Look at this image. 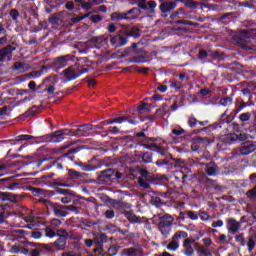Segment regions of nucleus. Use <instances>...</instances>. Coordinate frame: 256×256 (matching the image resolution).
I'll return each mask as SVG.
<instances>
[{
  "instance_id": "0eeeda50",
  "label": "nucleus",
  "mask_w": 256,
  "mask_h": 256,
  "mask_svg": "<svg viewBox=\"0 0 256 256\" xmlns=\"http://www.w3.org/2000/svg\"><path fill=\"white\" fill-rule=\"evenodd\" d=\"M13 53V46H7L0 50V63L1 61H10L11 54Z\"/></svg>"
},
{
  "instance_id": "37998d69",
  "label": "nucleus",
  "mask_w": 256,
  "mask_h": 256,
  "mask_svg": "<svg viewBox=\"0 0 256 256\" xmlns=\"http://www.w3.org/2000/svg\"><path fill=\"white\" fill-rule=\"evenodd\" d=\"M129 63H144V58L139 56V57H132L129 60Z\"/></svg>"
},
{
  "instance_id": "39448f33",
  "label": "nucleus",
  "mask_w": 256,
  "mask_h": 256,
  "mask_svg": "<svg viewBox=\"0 0 256 256\" xmlns=\"http://www.w3.org/2000/svg\"><path fill=\"white\" fill-rule=\"evenodd\" d=\"M79 67L77 66H70L68 69L63 71L64 77L68 81H73V79H77V77H81L83 73H87L89 70L87 68H83L82 71H79Z\"/></svg>"
},
{
  "instance_id": "13d9d810",
  "label": "nucleus",
  "mask_w": 256,
  "mask_h": 256,
  "mask_svg": "<svg viewBox=\"0 0 256 256\" xmlns=\"http://www.w3.org/2000/svg\"><path fill=\"white\" fill-rule=\"evenodd\" d=\"M224 223L223 220H218L212 223V227L217 228V227H223Z\"/></svg>"
},
{
  "instance_id": "f257e3e1",
  "label": "nucleus",
  "mask_w": 256,
  "mask_h": 256,
  "mask_svg": "<svg viewBox=\"0 0 256 256\" xmlns=\"http://www.w3.org/2000/svg\"><path fill=\"white\" fill-rule=\"evenodd\" d=\"M93 127L89 124H85L83 126H80L76 133H67V130H58L54 133H52L51 141L53 143H61L65 139V135H68L69 137H73V135H79L80 137H89V131H92Z\"/></svg>"
},
{
  "instance_id": "58836bf2",
  "label": "nucleus",
  "mask_w": 256,
  "mask_h": 256,
  "mask_svg": "<svg viewBox=\"0 0 256 256\" xmlns=\"http://www.w3.org/2000/svg\"><path fill=\"white\" fill-rule=\"evenodd\" d=\"M132 4L138 5L141 9H145V0H128Z\"/></svg>"
},
{
  "instance_id": "a18cd8bd",
  "label": "nucleus",
  "mask_w": 256,
  "mask_h": 256,
  "mask_svg": "<svg viewBox=\"0 0 256 256\" xmlns=\"http://www.w3.org/2000/svg\"><path fill=\"white\" fill-rule=\"evenodd\" d=\"M86 17H89V14H85L84 16L80 17H73L71 21L72 23H79V21H83V19H86Z\"/></svg>"
},
{
  "instance_id": "cd10ccee",
  "label": "nucleus",
  "mask_w": 256,
  "mask_h": 256,
  "mask_svg": "<svg viewBox=\"0 0 256 256\" xmlns=\"http://www.w3.org/2000/svg\"><path fill=\"white\" fill-rule=\"evenodd\" d=\"M56 235L60 237V239H67L69 237V234L65 229H59L56 231Z\"/></svg>"
},
{
  "instance_id": "a878e982",
  "label": "nucleus",
  "mask_w": 256,
  "mask_h": 256,
  "mask_svg": "<svg viewBox=\"0 0 256 256\" xmlns=\"http://www.w3.org/2000/svg\"><path fill=\"white\" fill-rule=\"evenodd\" d=\"M102 177H105L106 179H111V177H115V170L113 169H107L102 172Z\"/></svg>"
},
{
  "instance_id": "052dcab7",
  "label": "nucleus",
  "mask_w": 256,
  "mask_h": 256,
  "mask_svg": "<svg viewBox=\"0 0 256 256\" xmlns=\"http://www.w3.org/2000/svg\"><path fill=\"white\" fill-rule=\"evenodd\" d=\"M93 243H95V240H91V239L84 240V245L86 247H93Z\"/></svg>"
},
{
  "instance_id": "4d7b16f0",
  "label": "nucleus",
  "mask_w": 256,
  "mask_h": 256,
  "mask_svg": "<svg viewBox=\"0 0 256 256\" xmlns=\"http://www.w3.org/2000/svg\"><path fill=\"white\" fill-rule=\"evenodd\" d=\"M103 18L100 15H93L91 16V21H93V23H99V21H101Z\"/></svg>"
},
{
  "instance_id": "79ce46f5",
  "label": "nucleus",
  "mask_w": 256,
  "mask_h": 256,
  "mask_svg": "<svg viewBox=\"0 0 256 256\" xmlns=\"http://www.w3.org/2000/svg\"><path fill=\"white\" fill-rule=\"evenodd\" d=\"M53 211H54V214L57 215V217H67V212L65 211H61L57 208H54Z\"/></svg>"
},
{
  "instance_id": "6ab92c4d",
  "label": "nucleus",
  "mask_w": 256,
  "mask_h": 256,
  "mask_svg": "<svg viewBox=\"0 0 256 256\" xmlns=\"http://www.w3.org/2000/svg\"><path fill=\"white\" fill-rule=\"evenodd\" d=\"M205 169H206L207 175H210L211 177L219 173V168L215 165H207Z\"/></svg>"
},
{
  "instance_id": "4c0bfd02",
  "label": "nucleus",
  "mask_w": 256,
  "mask_h": 256,
  "mask_svg": "<svg viewBox=\"0 0 256 256\" xmlns=\"http://www.w3.org/2000/svg\"><path fill=\"white\" fill-rule=\"evenodd\" d=\"M198 217H200L201 221H209V219H211V216H209L207 212H200Z\"/></svg>"
},
{
  "instance_id": "72a5a7b5",
  "label": "nucleus",
  "mask_w": 256,
  "mask_h": 256,
  "mask_svg": "<svg viewBox=\"0 0 256 256\" xmlns=\"http://www.w3.org/2000/svg\"><path fill=\"white\" fill-rule=\"evenodd\" d=\"M45 231H46V237H49L50 239H53V237L57 236L56 232L53 231L51 227H46Z\"/></svg>"
},
{
  "instance_id": "2eb2a0df",
  "label": "nucleus",
  "mask_w": 256,
  "mask_h": 256,
  "mask_svg": "<svg viewBox=\"0 0 256 256\" xmlns=\"http://www.w3.org/2000/svg\"><path fill=\"white\" fill-rule=\"evenodd\" d=\"M255 151V146L253 144H244L240 148L241 155H249Z\"/></svg>"
},
{
  "instance_id": "5701e85b",
  "label": "nucleus",
  "mask_w": 256,
  "mask_h": 256,
  "mask_svg": "<svg viewBox=\"0 0 256 256\" xmlns=\"http://www.w3.org/2000/svg\"><path fill=\"white\" fill-rule=\"evenodd\" d=\"M188 234L185 231H178L173 236L174 241H179V239H187Z\"/></svg>"
},
{
  "instance_id": "f03ea898",
  "label": "nucleus",
  "mask_w": 256,
  "mask_h": 256,
  "mask_svg": "<svg viewBox=\"0 0 256 256\" xmlns=\"http://www.w3.org/2000/svg\"><path fill=\"white\" fill-rule=\"evenodd\" d=\"M141 14V10L133 8L126 13L115 12L111 15L112 21H121L123 19H136Z\"/></svg>"
},
{
  "instance_id": "20e7f679",
  "label": "nucleus",
  "mask_w": 256,
  "mask_h": 256,
  "mask_svg": "<svg viewBox=\"0 0 256 256\" xmlns=\"http://www.w3.org/2000/svg\"><path fill=\"white\" fill-rule=\"evenodd\" d=\"M173 221H175V219H173V216L171 215H165L162 217L159 223V229L165 237L171 233V225H173Z\"/></svg>"
},
{
  "instance_id": "a19ab883",
  "label": "nucleus",
  "mask_w": 256,
  "mask_h": 256,
  "mask_svg": "<svg viewBox=\"0 0 256 256\" xmlns=\"http://www.w3.org/2000/svg\"><path fill=\"white\" fill-rule=\"evenodd\" d=\"M117 251H119V248H117V246H110L109 249H108V254L110 256H114V255H117Z\"/></svg>"
},
{
  "instance_id": "9d476101",
  "label": "nucleus",
  "mask_w": 256,
  "mask_h": 256,
  "mask_svg": "<svg viewBox=\"0 0 256 256\" xmlns=\"http://www.w3.org/2000/svg\"><path fill=\"white\" fill-rule=\"evenodd\" d=\"M67 61H71V56L66 55L58 57L54 63L58 69H63V67H67Z\"/></svg>"
},
{
  "instance_id": "864d4df0",
  "label": "nucleus",
  "mask_w": 256,
  "mask_h": 256,
  "mask_svg": "<svg viewBox=\"0 0 256 256\" xmlns=\"http://www.w3.org/2000/svg\"><path fill=\"white\" fill-rule=\"evenodd\" d=\"M11 253L17 254V253H21V248L17 245L11 246L10 249Z\"/></svg>"
},
{
  "instance_id": "bb28decb",
  "label": "nucleus",
  "mask_w": 256,
  "mask_h": 256,
  "mask_svg": "<svg viewBox=\"0 0 256 256\" xmlns=\"http://www.w3.org/2000/svg\"><path fill=\"white\" fill-rule=\"evenodd\" d=\"M186 215L188 219H191V221H197L199 219V214L195 211H187Z\"/></svg>"
},
{
  "instance_id": "6e6d98bb",
  "label": "nucleus",
  "mask_w": 256,
  "mask_h": 256,
  "mask_svg": "<svg viewBox=\"0 0 256 256\" xmlns=\"http://www.w3.org/2000/svg\"><path fill=\"white\" fill-rule=\"evenodd\" d=\"M30 256H41V249L36 248L30 252Z\"/></svg>"
},
{
  "instance_id": "09e8293b",
  "label": "nucleus",
  "mask_w": 256,
  "mask_h": 256,
  "mask_svg": "<svg viewBox=\"0 0 256 256\" xmlns=\"http://www.w3.org/2000/svg\"><path fill=\"white\" fill-rule=\"evenodd\" d=\"M249 119H251V114L249 113H243L240 115V120L243 122L249 121Z\"/></svg>"
},
{
  "instance_id": "f3484780",
  "label": "nucleus",
  "mask_w": 256,
  "mask_h": 256,
  "mask_svg": "<svg viewBox=\"0 0 256 256\" xmlns=\"http://www.w3.org/2000/svg\"><path fill=\"white\" fill-rule=\"evenodd\" d=\"M124 34L127 36V37H139V28L137 27H131V28H128L126 30H124Z\"/></svg>"
},
{
  "instance_id": "473e14b6",
  "label": "nucleus",
  "mask_w": 256,
  "mask_h": 256,
  "mask_svg": "<svg viewBox=\"0 0 256 256\" xmlns=\"http://www.w3.org/2000/svg\"><path fill=\"white\" fill-rule=\"evenodd\" d=\"M49 23H51L53 27H57V25L61 23V20L57 16H52L51 18H49Z\"/></svg>"
},
{
  "instance_id": "6e6552de",
  "label": "nucleus",
  "mask_w": 256,
  "mask_h": 256,
  "mask_svg": "<svg viewBox=\"0 0 256 256\" xmlns=\"http://www.w3.org/2000/svg\"><path fill=\"white\" fill-rule=\"evenodd\" d=\"M110 43L113 45V47H123V45H127V38L121 35H116L111 37Z\"/></svg>"
},
{
  "instance_id": "1a4fd4ad",
  "label": "nucleus",
  "mask_w": 256,
  "mask_h": 256,
  "mask_svg": "<svg viewBox=\"0 0 256 256\" xmlns=\"http://www.w3.org/2000/svg\"><path fill=\"white\" fill-rule=\"evenodd\" d=\"M240 227L241 226L239 225V222H237V220L235 219H229L227 221V229L229 233H232V234L237 233Z\"/></svg>"
},
{
  "instance_id": "dca6fc26",
  "label": "nucleus",
  "mask_w": 256,
  "mask_h": 256,
  "mask_svg": "<svg viewBox=\"0 0 256 256\" xmlns=\"http://www.w3.org/2000/svg\"><path fill=\"white\" fill-rule=\"evenodd\" d=\"M122 256H139V250L135 248H125L121 251Z\"/></svg>"
},
{
  "instance_id": "c85d7f7f",
  "label": "nucleus",
  "mask_w": 256,
  "mask_h": 256,
  "mask_svg": "<svg viewBox=\"0 0 256 256\" xmlns=\"http://www.w3.org/2000/svg\"><path fill=\"white\" fill-rule=\"evenodd\" d=\"M248 199H251L252 201H256V186L249 190L247 193H246Z\"/></svg>"
},
{
  "instance_id": "338daca9",
  "label": "nucleus",
  "mask_w": 256,
  "mask_h": 256,
  "mask_svg": "<svg viewBox=\"0 0 256 256\" xmlns=\"http://www.w3.org/2000/svg\"><path fill=\"white\" fill-rule=\"evenodd\" d=\"M157 91H160V93H165L167 91V86L166 85H159L157 87Z\"/></svg>"
},
{
  "instance_id": "7c9ffc66",
  "label": "nucleus",
  "mask_w": 256,
  "mask_h": 256,
  "mask_svg": "<svg viewBox=\"0 0 256 256\" xmlns=\"http://www.w3.org/2000/svg\"><path fill=\"white\" fill-rule=\"evenodd\" d=\"M142 161L144 163H151L153 161V156L149 154V152H146L142 155Z\"/></svg>"
},
{
  "instance_id": "393cba45",
  "label": "nucleus",
  "mask_w": 256,
  "mask_h": 256,
  "mask_svg": "<svg viewBox=\"0 0 256 256\" xmlns=\"http://www.w3.org/2000/svg\"><path fill=\"white\" fill-rule=\"evenodd\" d=\"M147 106H148V104L146 102H142V104L138 108V113H140V115H143V113H147V112L151 111V108H149Z\"/></svg>"
},
{
  "instance_id": "3c124183",
  "label": "nucleus",
  "mask_w": 256,
  "mask_h": 256,
  "mask_svg": "<svg viewBox=\"0 0 256 256\" xmlns=\"http://www.w3.org/2000/svg\"><path fill=\"white\" fill-rule=\"evenodd\" d=\"M31 237L33 239H41V237H43V234H41V232L39 231H33Z\"/></svg>"
},
{
  "instance_id": "9b49d317",
  "label": "nucleus",
  "mask_w": 256,
  "mask_h": 256,
  "mask_svg": "<svg viewBox=\"0 0 256 256\" xmlns=\"http://www.w3.org/2000/svg\"><path fill=\"white\" fill-rule=\"evenodd\" d=\"M175 7H177V3L175 2H162L160 4V11H162V13H169V11H173Z\"/></svg>"
},
{
  "instance_id": "c9c22d12",
  "label": "nucleus",
  "mask_w": 256,
  "mask_h": 256,
  "mask_svg": "<svg viewBox=\"0 0 256 256\" xmlns=\"http://www.w3.org/2000/svg\"><path fill=\"white\" fill-rule=\"evenodd\" d=\"M126 217L131 223H139V219L137 218V216L131 213H126Z\"/></svg>"
},
{
  "instance_id": "7ed1b4c3",
  "label": "nucleus",
  "mask_w": 256,
  "mask_h": 256,
  "mask_svg": "<svg viewBox=\"0 0 256 256\" xmlns=\"http://www.w3.org/2000/svg\"><path fill=\"white\" fill-rule=\"evenodd\" d=\"M184 247V254L187 256L193 255L195 253L194 249H198L201 251V253H205V248L199 245V243L195 242V240H191L189 238H186L183 243Z\"/></svg>"
},
{
  "instance_id": "f8f14e48",
  "label": "nucleus",
  "mask_w": 256,
  "mask_h": 256,
  "mask_svg": "<svg viewBox=\"0 0 256 256\" xmlns=\"http://www.w3.org/2000/svg\"><path fill=\"white\" fill-rule=\"evenodd\" d=\"M143 147H145V149H149V151H157V153H159L160 155H165V153H167V150H165V148L156 145L155 143L152 144H144Z\"/></svg>"
},
{
  "instance_id": "a211bd4d",
  "label": "nucleus",
  "mask_w": 256,
  "mask_h": 256,
  "mask_svg": "<svg viewBox=\"0 0 256 256\" xmlns=\"http://www.w3.org/2000/svg\"><path fill=\"white\" fill-rule=\"evenodd\" d=\"M223 141L227 143L228 145H231V143H235V141H239V137L237 134H227L224 138Z\"/></svg>"
},
{
  "instance_id": "5fc2aeb1",
  "label": "nucleus",
  "mask_w": 256,
  "mask_h": 256,
  "mask_svg": "<svg viewBox=\"0 0 256 256\" xmlns=\"http://www.w3.org/2000/svg\"><path fill=\"white\" fill-rule=\"evenodd\" d=\"M65 7H66V9H68V11H73V10L75 9V3H73V2H67V3L65 4Z\"/></svg>"
},
{
  "instance_id": "e433bc0d",
  "label": "nucleus",
  "mask_w": 256,
  "mask_h": 256,
  "mask_svg": "<svg viewBox=\"0 0 256 256\" xmlns=\"http://www.w3.org/2000/svg\"><path fill=\"white\" fill-rule=\"evenodd\" d=\"M248 251L251 252L252 249H255V239L250 237L247 243Z\"/></svg>"
},
{
  "instance_id": "c03bdc74",
  "label": "nucleus",
  "mask_w": 256,
  "mask_h": 256,
  "mask_svg": "<svg viewBox=\"0 0 256 256\" xmlns=\"http://www.w3.org/2000/svg\"><path fill=\"white\" fill-rule=\"evenodd\" d=\"M233 99L231 97H226V98H222L220 100L221 105L227 106L230 105V103H232Z\"/></svg>"
},
{
  "instance_id": "8fccbe9b",
  "label": "nucleus",
  "mask_w": 256,
  "mask_h": 256,
  "mask_svg": "<svg viewBox=\"0 0 256 256\" xmlns=\"http://www.w3.org/2000/svg\"><path fill=\"white\" fill-rule=\"evenodd\" d=\"M106 219H113L115 217V212L113 210H107L105 212Z\"/></svg>"
},
{
  "instance_id": "c756f323",
  "label": "nucleus",
  "mask_w": 256,
  "mask_h": 256,
  "mask_svg": "<svg viewBox=\"0 0 256 256\" xmlns=\"http://www.w3.org/2000/svg\"><path fill=\"white\" fill-rule=\"evenodd\" d=\"M31 139H35L34 136L28 135V134H22L17 136L16 140L18 141H29Z\"/></svg>"
},
{
  "instance_id": "680f3d73",
  "label": "nucleus",
  "mask_w": 256,
  "mask_h": 256,
  "mask_svg": "<svg viewBox=\"0 0 256 256\" xmlns=\"http://www.w3.org/2000/svg\"><path fill=\"white\" fill-rule=\"evenodd\" d=\"M238 141H245L247 139V134L245 133H239L237 134Z\"/></svg>"
},
{
  "instance_id": "0e129e2a",
  "label": "nucleus",
  "mask_w": 256,
  "mask_h": 256,
  "mask_svg": "<svg viewBox=\"0 0 256 256\" xmlns=\"http://www.w3.org/2000/svg\"><path fill=\"white\" fill-rule=\"evenodd\" d=\"M188 123L190 127H195V125H197V119L189 118Z\"/></svg>"
},
{
  "instance_id": "bf43d9fd",
  "label": "nucleus",
  "mask_w": 256,
  "mask_h": 256,
  "mask_svg": "<svg viewBox=\"0 0 256 256\" xmlns=\"http://www.w3.org/2000/svg\"><path fill=\"white\" fill-rule=\"evenodd\" d=\"M173 135H183L185 133V130H183V128L180 129H173L172 130Z\"/></svg>"
},
{
  "instance_id": "412c9836",
  "label": "nucleus",
  "mask_w": 256,
  "mask_h": 256,
  "mask_svg": "<svg viewBox=\"0 0 256 256\" xmlns=\"http://www.w3.org/2000/svg\"><path fill=\"white\" fill-rule=\"evenodd\" d=\"M54 245L56 249L59 251L65 249V245H67V240L66 238H59L57 241L54 242Z\"/></svg>"
},
{
  "instance_id": "e2e57ef3",
  "label": "nucleus",
  "mask_w": 256,
  "mask_h": 256,
  "mask_svg": "<svg viewBox=\"0 0 256 256\" xmlns=\"http://www.w3.org/2000/svg\"><path fill=\"white\" fill-rule=\"evenodd\" d=\"M147 6H148L150 9H155V7H157V2H155V1H153V0H150V1H148Z\"/></svg>"
},
{
  "instance_id": "4be33fe9",
  "label": "nucleus",
  "mask_w": 256,
  "mask_h": 256,
  "mask_svg": "<svg viewBox=\"0 0 256 256\" xmlns=\"http://www.w3.org/2000/svg\"><path fill=\"white\" fill-rule=\"evenodd\" d=\"M126 121H128V123H131V125H137V121H133V120H129L127 117H119V118H114L112 119V123H126Z\"/></svg>"
},
{
  "instance_id": "ea45409f",
  "label": "nucleus",
  "mask_w": 256,
  "mask_h": 256,
  "mask_svg": "<svg viewBox=\"0 0 256 256\" xmlns=\"http://www.w3.org/2000/svg\"><path fill=\"white\" fill-rule=\"evenodd\" d=\"M152 205H155V207H159L160 205H163V201H161V198L155 197L151 199Z\"/></svg>"
},
{
  "instance_id": "de8ad7c7",
  "label": "nucleus",
  "mask_w": 256,
  "mask_h": 256,
  "mask_svg": "<svg viewBox=\"0 0 256 256\" xmlns=\"http://www.w3.org/2000/svg\"><path fill=\"white\" fill-rule=\"evenodd\" d=\"M185 7H195L197 3L193 0H183Z\"/></svg>"
},
{
  "instance_id": "423d86ee",
  "label": "nucleus",
  "mask_w": 256,
  "mask_h": 256,
  "mask_svg": "<svg viewBox=\"0 0 256 256\" xmlns=\"http://www.w3.org/2000/svg\"><path fill=\"white\" fill-rule=\"evenodd\" d=\"M207 143H209L207 138H195L192 141L191 149L192 151H199L202 147H205Z\"/></svg>"
},
{
  "instance_id": "774afa93",
  "label": "nucleus",
  "mask_w": 256,
  "mask_h": 256,
  "mask_svg": "<svg viewBox=\"0 0 256 256\" xmlns=\"http://www.w3.org/2000/svg\"><path fill=\"white\" fill-rule=\"evenodd\" d=\"M61 220H59V219H53L52 221H51V224L54 226V227H59V225H61Z\"/></svg>"
},
{
  "instance_id": "4468645a",
  "label": "nucleus",
  "mask_w": 256,
  "mask_h": 256,
  "mask_svg": "<svg viewBox=\"0 0 256 256\" xmlns=\"http://www.w3.org/2000/svg\"><path fill=\"white\" fill-rule=\"evenodd\" d=\"M91 43H93V45L96 49H101V47H103V45H105V43H107V40L103 36L94 37L91 39Z\"/></svg>"
},
{
  "instance_id": "ddd939ff",
  "label": "nucleus",
  "mask_w": 256,
  "mask_h": 256,
  "mask_svg": "<svg viewBox=\"0 0 256 256\" xmlns=\"http://www.w3.org/2000/svg\"><path fill=\"white\" fill-rule=\"evenodd\" d=\"M76 3H81L82 9L89 11L93 5L99 3L97 0H75Z\"/></svg>"
},
{
  "instance_id": "2f4dec72",
  "label": "nucleus",
  "mask_w": 256,
  "mask_h": 256,
  "mask_svg": "<svg viewBox=\"0 0 256 256\" xmlns=\"http://www.w3.org/2000/svg\"><path fill=\"white\" fill-rule=\"evenodd\" d=\"M138 183H139L140 187H143L144 189H149V187H151V185L145 178H140L138 180Z\"/></svg>"
},
{
  "instance_id": "49530a36",
  "label": "nucleus",
  "mask_w": 256,
  "mask_h": 256,
  "mask_svg": "<svg viewBox=\"0 0 256 256\" xmlns=\"http://www.w3.org/2000/svg\"><path fill=\"white\" fill-rule=\"evenodd\" d=\"M61 256H83V255H81V253L79 252L69 251V252L62 253Z\"/></svg>"
},
{
  "instance_id": "aec40b11",
  "label": "nucleus",
  "mask_w": 256,
  "mask_h": 256,
  "mask_svg": "<svg viewBox=\"0 0 256 256\" xmlns=\"http://www.w3.org/2000/svg\"><path fill=\"white\" fill-rule=\"evenodd\" d=\"M107 241V235L105 234H100L94 237V245H96V247H101V244Z\"/></svg>"
},
{
  "instance_id": "f704fd0d",
  "label": "nucleus",
  "mask_w": 256,
  "mask_h": 256,
  "mask_svg": "<svg viewBox=\"0 0 256 256\" xmlns=\"http://www.w3.org/2000/svg\"><path fill=\"white\" fill-rule=\"evenodd\" d=\"M15 69H17V71H20L21 73H25V71H27V68H25V64L21 62L15 63Z\"/></svg>"
},
{
  "instance_id": "603ef678",
  "label": "nucleus",
  "mask_w": 256,
  "mask_h": 256,
  "mask_svg": "<svg viewBox=\"0 0 256 256\" xmlns=\"http://www.w3.org/2000/svg\"><path fill=\"white\" fill-rule=\"evenodd\" d=\"M236 241L244 246L245 245V236H243V234L238 235L236 237Z\"/></svg>"
},
{
  "instance_id": "69168bd1",
  "label": "nucleus",
  "mask_w": 256,
  "mask_h": 256,
  "mask_svg": "<svg viewBox=\"0 0 256 256\" xmlns=\"http://www.w3.org/2000/svg\"><path fill=\"white\" fill-rule=\"evenodd\" d=\"M203 243H204L205 247H211L213 241H211L210 238H206V239H203Z\"/></svg>"
},
{
  "instance_id": "b1692460",
  "label": "nucleus",
  "mask_w": 256,
  "mask_h": 256,
  "mask_svg": "<svg viewBox=\"0 0 256 256\" xmlns=\"http://www.w3.org/2000/svg\"><path fill=\"white\" fill-rule=\"evenodd\" d=\"M167 249H169V251H177V249H179V241L173 239L172 242L168 244Z\"/></svg>"
}]
</instances>
